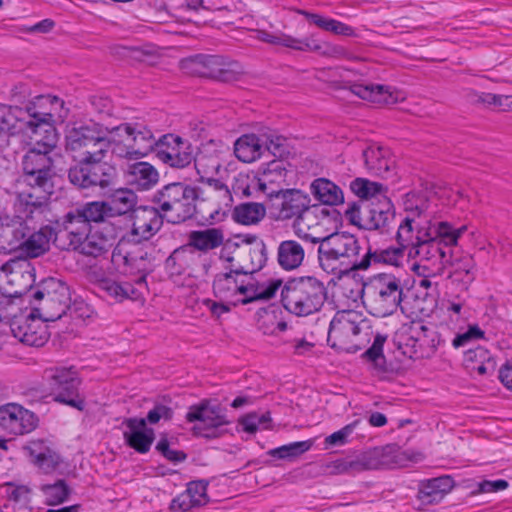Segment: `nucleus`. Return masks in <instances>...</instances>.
I'll list each match as a JSON object with an SVG mask.
<instances>
[{
    "label": "nucleus",
    "mask_w": 512,
    "mask_h": 512,
    "mask_svg": "<svg viewBox=\"0 0 512 512\" xmlns=\"http://www.w3.org/2000/svg\"><path fill=\"white\" fill-rule=\"evenodd\" d=\"M386 339V336L377 334L374 338L372 346L363 354V357L371 362L374 369H376L378 372L386 371V361L383 355V346L386 342Z\"/></svg>",
    "instance_id": "nucleus-55"
},
{
    "label": "nucleus",
    "mask_w": 512,
    "mask_h": 512,
    "mask_svg": "<svg viewBox=\"0 0 512 512\" xmlns=\"http://www.w3.org/2000/svg\"><path fill=\"white\" fill-rule=\"evenodd\" d=\"M404 285L401 278L380 273L369 279L366 288V308L377 317L395 313L403 300Z\"/></svg>",
    "instance_id": "nucleus-9"
},
{
    "label": "nucleus",
    "mask_w": 512,
    "mask_h": 512,
    "mask_svg": "<svg viewBox=\"0 0 512 512\" xmlns=\"http://www.w3.org/2000/svg\"><path fill=\"white\" fill-rule=\"evenodd\" d=\"M34 298L40 300V312L44 321H56L60 319L69 307V287L58 279L50 278L43 283L41 290L34 293Z\"/></svg>",
    "instance_id": "nucleus-13"
},
{
    "label": "nucleus",
    "mask_w": 512,
    "mask_h": 512,
    "mask_svg": "<svg viewBox=\"0 0 512 512\" xmlns=\"http://www.w3.org/2000/svg\"><path fill=\"white\" fill-rule=\"evenodd\" d=\"M48 136H34L35 145L30 148L23 157L22 166L24 182L27 185H37L46 189H52L53 160L50 153L57 143L55 128H48Z\"/></svg>",
    "instance_id": "nucleus-7"
},
{
    "label": "nucleus",
    "mask_w": 512,
    "mask_h": 512,
    "mask_svg": "<svg viewBox=\"0 0 512 512\" xmlns=\"http://www.w3.org/2000/svg\"><path fill=\"white\" fill-rule=\"evenodd\" d=\"M440 345V338L435 331L429 330L426 326L421 325V333H419L417 344L416 359L430 358L436 352Z\"/></svg>",
    "instance_id": "nucleus-50"
},
{
    "label": "nucleus",
    "mask_w": 512,
    "mask_h": 512,
    "mask_svg": "<svg viewBox=\"0 0 512 512\" xmlns=\"http://www.w3.org/2000/svg\"><path fill=\"white\" fill-rule=\"evenodd\" d=\"M365 321L362 315L354 310L338 311L330 323L328 341L332 347L351 352L360 348L357 339Z\"/></svg>",
    "instance_id": "nucleus-12"
},
{
    "label": "nucleus",
    "mask_w": 512,
    "mask_h": 512,
    "mask_svg": "<svg viewBox=\"0 0 512 512\" xmlns=\"http://www.w3.org/2000/svg\"><path fill=\"white\" fill-rule=\"evenodd\" d=\"M36 415L15 403L0 407V426L13 435L30 433L37 426Z\"/></svg>",
    "instance_id": "nucleus-20"
},
{
    "label": "nucleus",
    "mask_w": 512,
    "mask_h": 512,
    "mask_svg": "<svg viewBox=\"0 0 512 512\" xmlns=\"http://www.w3.org/2000/svg\"><path fill=\"white\" fill-rule=\"evenodd\" d=\"M77 216H81L90 224L91 221L99 222L103 221L106 215H110V209H108V203L106 202H90L82 207L75 213Z\"/></svg>",
    "instance_id": "nucleus-56"
},
{
    "label": "nucleus",
    "mask_w": 512,
    "mask_h": 512,
    "mask_svg": "<svg viewBox=\"0 0 512 512\" xmlns=\"http://www.w3.org/2000/svg\"><path fill=\"white\" fill-rule=\"evenodd\" d=\"M282 285L280 279L258 281L236 266L228 272L216 274L213 280L214 296L234 306L266 301L275 297Z\"/></svg>",
    "instance_id": "nucleus-1"
},
{
    "label": "nucleus",
    "mask_w": 512,
    "mask_h": 512,
    "mask_svg": "<svg viewBox=\"0 0 512 512\" xmlns=\"http://www.w3.org/2000/svg\"><path fill=\"white\" fill-rule=\"evenodd\" d=\"M30 232L28 222L15 216H5L1 236L4 238L6 248L10 252L20 251L26 237Z\"/></svg>",
    "instance_id": "nucleus-28"
},
{
    "label": "nucleus",
    "mask_w": 512,
    "mask_h": 512,
    "mask_svg": "<svg viewBox=\"0 0 512 512\" xmlns=\"http://www.w3.org/2000/svg\"><path fill=\"white\" fill-rule=\"evenodd\" d=\"M266 215V208L261 203L247 202L234 207L232 218L242 225H254L259 223Z\"/></svg>",
    "instance_id": "nucleus-41"
},
{
    "label": "nucleus",
    "mask_w": 512,
    "mask_h": 512,
    "mask_svg": "<svg viewBox=\"0 0 512 512\" xmlns=\"http://www.w3.org/2000/svg\"><path fill=\"white\" fill-rule=\"evenodd\" d=\"M454 486L450 476H442L427 480L420 485L418 500L422 505H433L439 503Z\"/></svg>",
    "instance_id": "nucleus-30"
},
{
    "label": "nucleus",
    "mask_w": 512,
    "mask_h": 512,
    "mask_svg": "<svg viewBox=\"0 0 512 512\" xmlns=\"http://www.w3.org/2000/svg\"><path fill=\"white\" fill-rule=\"evenodd\" d=\"M193 162L202 180L217 174L222 166L220 154L216 151L211 152L209 147H204L198 156H194Z\"/></svg>",
    "instance_id": "nucleus-43"
},
{
    "label": "nucleus",
    "mask_w": 512,
    "mask_h": 512,
    "mask_svg": "<svg viewBox=\"0 0 512 512\" xmlns=\"http://www.w3.org/2000/svg\"><path fill=\"white\" fill-rule=\"evenodd\" d=\"M66 149L79 162L100 163L110 150L112 152L111 128L94 121L75 124L65 136Z\"/></svg>",
    "instance_id": "nucleus-4"
},
{
    "label": "nucleus",
    "mask_w": 512,
    "mask_h": 512,
    "mask_svg": "<svg viewBox=\"0 0 512 512\" xmlns=\"http://www.w3.org/2000/svg\"><path fill=\"white\" fill-rule=\"evenodd\" d=\"M163 218L165 217L155 207H139L133 212L131 231L124 236L135 243L148 240L160 230Z\"/></svg>",
    "instance_id": "nucleus-21"
},
{
    "label": "nucleus",
    "mask_w": 512,
    "mask_h": 512,
    "mask_svg": "<svg viewBox=\"0 0 512 512\" xmlns=\"http://www.w3.org/2000/svg\"><path fill=\"white\" fill-rule=\"evenodd\" d=\"M317 27L332 32L337 35H343V36H353L354 35V29L338 20L332 19V18H326L321 17Z\"/></svg>",
    "instance_id": "nucleus-62"
},
{
    "label": "nucleus",
    "mask_w": 512,
    "mask_h": 512,
    "mask_svg": "<svg viewBox=\"0 0 512 512\" xmlns=\"http://www.w3.org/2000/svg\"><path fill=\"white\" fill-rule=\"evenodd\" d=\"M111 246V239L103 231L91 228L89 235L85 237L76 251L86 256L98 257L106 253Z\"/></svg>",
    "instance_id": "nucleus-40"
},
{
    "label": "nucleus",
    "mask_w": 512,
    "mask_h": 512,
    "mask_svg": "<svg viewBox=\"0 0 512 512\" xmlns=\"http://www.w3.org/2000/svg\"><path fill=\"white\" fill-rule=\"evenodd\" d=\"M284 307L297 316L318 312L327 299V289L316 277L294 278L281 291Z\"/></svg>",
    "instance_id": "nucleus-6"
},
{
    "label": "nucleus",
    "mask_w": 512,
    "mask_h": 512,
    "mask_svg": "<svg viewBox=\"0 0 512 512\" xmlns=\"http://www.w3.org/2000/svg\"><path fill=\"white\" fill-rule=\"evenodd\" d=\"M44 381L54 401L84 410L85 401L79 394L81 378L74 367L48 368L44 372Z\"/></svg>",
    "instance_id": "nucleus-11"
},
{
    "label": "nucleus",
    "mask_w": 512,
    "mask_h": 512,
    "mask_svg": "<svg viewBox=\"0 0 512 512\" xmlns=\"http://www.w3.org/2000/svg\"><path fill=\"white\" fill-rule=\"evenodd\" d=\"M103 196L107 197L110 215L126 214L134 208L137 202V196L131 189H116L114 185L110 186Z\"/></svg>",
    "instance_id": "nucleus-35"
},
{
    "label": "nucleus",
    "mask_w": 512,
    "mask_h": 512,
    "mask_svg": "<svg viewBox=\"0 0 512 512\" xmlns=\"http://www.w3.org/2000/svg\"><path fill=\"white\" fill-rule=\"evenodd\" d=\"M239 255L249 258V263L243 262L236 266L248 275H252L254 271L260 269L265 262L264 245L262 243L241 249Z\"/></svg>",
    "instance_id": "nucleus-51"
},
{
    "label": "nucleus",
    "mask_w": 512,
    "mask_h": 512,
    "mask_svg": "<svg viewBox=\"0 0 512 512\" xmlns=\"http://www.w3.org/2000/svg\"><path fill=\"white\" fill-rule=\"evenodd\" d=\"M63 101L56 96L41 95L36 97L28 106L30 119L25 123L27 133L34 136H48V128H54L51 122L55 117H62Z\"/></svg>",
    "instance_id": "nucleus-14"
},
{
    "label": "nucleus",
    "mask_w": 512,
    "mask_h": 512,
    "mask_svg": "<svg viewBox=\"0 0 512 512\" xmlns=\"http://www.w3.org/2000/svg\"><path fill=\"white\" fill-rule=\"evenodd\" d=\"M46 321L31 313L27 316L15 317L10 325L11 332L23 344L34 347L43 346L49 339Z\"/></svg>",
    "instance_id": "nucleus-19"
},
{
    "label": "nucleus",
    "mask_w": 512,
    "mask_h": 512,
    "mask_svg": "<svg viewBox=\"0 0 512 512\" xmlns=\"http://www.w3.org/2000/svg\"><path fill=\"white\" fill-rule=\"evenodd\" d=\"M350 187L358 197L363 199L385 197V188L378 182L357 178L351 182Z\"/></svg>",
    "instance_id": "nucleus-52"
},
{
    "label": "nucleus",
    "mask_w": 512,
    "mask_h": 512,
    "mask_svg": "<svg viewBox=\"0 0 512 512\" xmlns=\"http://www.w3.org/2000/svg\"><path fill=\"white\" fill-rule=\"evenodd\" d=\"M473 269L474 263L472 258L464 257L460 263L455 265V268L450 275L452 283L461 284V289L466 291L474 280Z\"/></svg>",
    "instance_id": "nucleus-53"
},
{
    "label": "nucleus",
    "mask_w": 512,
    "mask_h": 512,
    "mask_svg": "<svg viewBox=\"0 0 512 512\" xmlns=\"http://www.w3.org/2000/svg\"><path fill=\"white\" fill-rule=\"evenodd\" d=\"M270 420L271 418L268 412L261 414L252 412L243 416L240 419L239 424L245 432L253 434L258 429H267L269 427Z\"/></svg>",
    "instance_id": "nucleus-57"
},
{
    "label": "nucleus",
    "mask_w": 512,
    "mask_h": 512,
    "mask_svg": "<svg viewBox=\"0 0 512 512\" xmlns=\"http://www.w3.org/2000/svg\"><path fill=\"white\" fill-rule=\"evenodd\" d=\"M234 153L240 161L251 163L262 156L264 146L256 135L247 134L235 142Z\"/></svg>",
    "instance_id": "nucleus-38"
},
{
    "label": "nucleus",
    "mask_w": 512,
    "mask_h": 512,
    "mask_svg": "<svg viewBox=\"0 0 512 512\" xmlns=\"http://www.w3.org/2000/svg\"><path fill=\"white\" fill-rule=\"evenodd\" d=\"M197 191L182 182H173L157 190L152 198L155 208L171 223H181L195 212Z\"/></svg>",
    "instance_id": "nucleus-8"
},
{
    "label": "nucleus",
    "mask_w": 512,
    "mask_h": 512,
    "mask_svg": "<svg viewBox=\"0 0 512 512\" xmlns=\"http://www.w3.org/2000/svg\"><path fill=\"white\" fill-rule=\"evenodd\" d=\"M196 253L190 246L176 248L165 261V269L171 276L184 274L194 263Z\"/></svg>",
    "instance_id": "nucleus-39"
},
{
    "label": "nucleus",
    "mask_w": 512,
    "mask_h": 512,
    "mask_svg": "<svg viewBox=\"0 0 512 512\" xmlns=\"http://www.w3.org/2000/svg\"><path fill=\"white\" fill-rule=\"evenodd\" d=\"M257 325L266 335H274L277 332L286 330V323L279 317L276 309H261L258 313Z\"/></svg>",
    "instance_id": "nucleus-48"
},
{
    "label": "nucleus",
    "mask_w": 512,
    "mask_h": 512,
    "mask_svg": "<svg viewBox=\"0 0 512 512\" xmlns=\"http://www.w3.org/2000/svg\"><path fill=\"white\" fill-rule=\"evenodd\" d=\"M222 56L219 55H199L187 61L192 71L199 76L216 79L222 67Z\"/></svg>",
    "instance_id": "nucleus-44"
},
{
    "label": "nucleus",
    "mask_w": 512,
    "mask_h": 512,
    "mask_svg": "<svg viewBox=\"0 0 512 512\" xmlns=\"http://www.w3.org/2000/svg\"><path fill=\"white\" fill-rule=\"evenodd\" d=\"M90 187H99L104 194L110 186L114 185V169L106 164H88Z\"/></svg>",
    "instance_id": "nucleus-47"
},
{
    "label": "nucleus",
    "mask_w": 512,
    "mask_h": 512,
    "mask_svg": "<svg viewBox=\"0 0 512 512\" xmlns=\"http://www.w3.org/2000/svg\"><path fill=\"white\" fill-rule=\"evenodd\" d=\"M288 48L294 49L297 51H307V52H316L321 54L322 47L324 42H320L314 38L313 35H310L304 39H298L290 35Z\"/></svg>",
    "instance_id": "nucleus-60"
},
{
    "label": "nucleus",
    "mask_w": 512,
    "mask_h": 512,
    "mask_svg": "<svg viewBox=\"0 0 512 512\" xmlns=\"http://www.w3.org/2000/svg\"><path fill=\"white\" fill-rule=\"evenodd\" d=\"M54 228V242L63 250L76 251L89 235L91 224L75 213H68Z\"/></svg>",
    "instance_id": "nucleus-18"
},
{
    "label": "nucleus",
    "mask_w": 512,
    "mask_h": 512,
    "mask_svg": "<svg viewBox=\"0 0 512 512\" xmlns=\"http://www.w3.org/2000/svg\"><path fill=\"white\" fill-rule=\"evenodd\" d=\"M197 507L207 504L209 498L207 495V483L205 481H192L185 490Z\"/></svg>",
    "instance_id": "nucleus-63"
},
{
    "label": "nucleus",
    "mask_w": 512,
    "mask_h": 512,
    "mask_svg": "<svg viewBox=\"0 0 512 512\" xmlns=\"http://www.w3.org/2000/svg\"><path fill=\"white\" fill-rule=\"evenodd\" d=\"M99 289L117 302H122L126 299L134 300L139 297L137 289L128 282H117L112 279H103L99 282Z\"/></svg>",
    "instance_id": "nucleus-45"
},
{
    "label": "nucleus",
    "mask_w": 512,
    "mask_h": 512,
    "mask_svg": "<svg viewBox=\"0 0 512 512\" xmlns=\"http://www.w3.org/2000/svg\"><path fill=\"white\" fill-rule=\"evenodd\" d=\"M419 333L421 324H412L402 327L396 334L398 348L409 358L416 359Z\"/></svg>",
    "instance_id": "nucleus-42"
},
{
    "label": "nucleus",
    "mask_w": 512,
    "mask_h": 512,
    "mask_svg": "<svg viewBox=\"0 0 512 512\" xmlns=\"http://www.w3.org/2000/svg\"><path fill=\"white\" fill-rule=\"evenodd\" d=\"M325 221L326 217L320 216L316 209L309 207L295 219L292 226L293 232L305 243L321 244L328 235V231L325 229Z\"/></svg>",
    "instance_id": "nucleus-23"
},
{
    "label": "nucleus",
    "mask_w": 512,
    "mask_h": 512,
    "mask_svg": "<svg viewBox=\"0 0 512 512\" xmlns=\"http://www.w3.org/2000/svg\"><path fill=\"white\" fill-rule=\"evenodd\" d=\"M305 248L296 240H283L277 247V263L285 271H294L305 260Z\"/></svg>",
    "instance_id": "nucleus-31"
},
{
    "label": "nucleus",
    "mask_w": 512,
    "mask_h": 512,
    "mask_svg": "<svg viewBox=\"0 0 512 512\" xmlns=\"http://www.w3.org/2000/svg\"><path fill=\"white\" fill-rule=\"evenodd\" d=\"M286 177L287 170L284 163L281 160H273L251 180L248 188L273 198L283 191L281 186L286 182Z\"/></svg>",
    "instance_id": "nucleus-22"
},
{
    "label": "nucleus",
    "mask_w": 512,
    "mask_h": 512,
    "mask_svg": "<svg viewBox=\"0 0 512 512\" xmlns=\"http://www.w3.org/2000/svg\"><path fill=\"white\" fill-rule=\"evenodd\" d=\"M52 189L37 185H27L25 189L17 191L13 204V216L24 221L41 220L47 217L49 211V197Z\"/></svg>",
    "instance_id": "nucleus-15"
},
{
    "label": "nucleus",
    "mask_w": 512,
    "mask_h": 512,
    "mask_svg": "<svg viewBox=\"0 0 512 512\" xmlns=\"http://www.w3.org/2000/svg\"><path fill=\"white\" fill-rule=\"evenodd\" d=\"M464 363L467 369L479 375L491 373L495 368V361L490 352L481 346L466 351Z\"/></svg>",
    "instance_id": "nucleus-37"
},
{
    "label": "nucleus",
    "mask_w": 512,
    "mask_h": 512,
    "mask_svg": "<svg viewBox=\"0 0 512 512\" xmlns=\"http://www.w3.org/2000/svg\"><path fill=\"white\" fill-rule=\"evenodd\" d=\"M112 154L120 158L139 159L155 149L158 140L147 127L140 124L122 123L111 128Z\"/></svg>",
    "instance_id": "nucleus-10"
},
{
    "label": "nucleus",
    "mask_w": 512,
    "mask_h": 512,
    "mask_svg": "<svg viewBox=\"0 0 512 512\" xmlns=\"http://www.w3.org/2000/svg\"><path fill=\"white\" fill-rule=\"evenodd\" d=\"M405 218L414 224L416 229L428 232L433 240L445 249L458 245L459 239L466 233L467 226H453L433 216L429 201L416 193L407 194L404 201Z\"/></svg>",
    "instance_id": "nucleus-3"
},
{
    "label": "nucleus",
    "mask_w": 512,
    "mask_h": 512,
    "mask_svg": "<svg viewBox=\"0 0 512 512\" xmlns=\"http://www.w3.org/2000/svg\"><path fill=\"white\" fill-rule=\"evenodd\" d=\"M157 158L171 168L184 169L194 160L191 143L175 134H165L158 139Z\"/></svg>",
    "instance_id": "nucleus-17"
},
{
    "label": "nucleus",
    "mask_w": 512,
    "mask_h": 512,
    "mask_svg": "<svg viewBox=\"0 0 512 512\" xmlns=\"http://www.w3.org/2000/svg\"><path fill=\"white\" fill-rule=\"evenodd\" d=\"M32 462L44 472L52 471L59 463V456L41 444L34 443L28 447Z\"/></svg>",
    "instance_id": "nucleus-49"
},
{
    "label": "nucleus",
    "mask_w": 512,
    "mask_h": 512,
    "mask_svg": "<svg viewBox=\"0 0 512 512\" xmlns=\"http://www.w3.org/2000/svg\"><path fill=\"white\" fill-rule=\"evenodd\" d=\"M362 214L364 228L368 230H379L381 233L389 231L390 225L395 218L394 213L389 208L386 210L371 208L362 212Z\"/></svg>",
    "instance_id": "nucleus-46"
},
{
    "label": "nucleus",
    "mask_w": 512,
    "mask_h": 512,
    "mask_svg": "<svg viewBox=\"0 0 512 512\" xmlns=\"http://www.w3.org/2000/svg\"><path fill=\"white\" fill-rule=\"evenodd\" d=\"M127 181L133 188L146 191L159 181L157 169L148 162H137L127 169Z\"/></svg>",
    "instance_id": "nucleus-32"
},
{
    "label": "nucleus",
    "mask_w": 512,
    "mask_h": 512,
    "mask_svg": "<svg viewBox=\"0 0 512 512\" xmlns=\"http://www.w3.org/2000/svg\"><path fill=\"white\" fill-rule=\"evenodd\" d=\"M123 438L125 443L140 454L147 453L155 439L152 428H148L144 418L131 417L123 420Z\"/></svg>",
    "instance_id": "nucleus-24"
},
{
    "label": "nucleus",
    "mask_w": 512,
    "mask_h": 512,
    "mask_svg": "<svg viewBox=\"0 0 512 512\" xmlns=\"http://www.w3.org/2000/svg\"><path fill=\"white\" fill-rule=\"evenodd\" d=\"M54 228L50 225L41 227L37 232L28 234L19 253L28 258L43 255L50 248V241L54 240Z\"/></svg>",
    "instance_id": "nucleus-33"
},
{
    "label": "nucleus",
    "mask_w": 512,
    "mask_h": 512,
    "mask_svg": "<svg viewBox=\"0 0 512 512\" xmlns=\"http://www.w3.org/2000/svg\"><path fill=\"white\" fill-rule=\"evenodd\" d=\"M314 198L325 205H338L344 200L343 192L339 186L326 178H317L310 185Z\"/></svg>",
    "instance_id": "nucleus-36"
},
{
    "label": "nucleus",
    "mask_w": 512,
    "mask_h": 512,
    "mask_svg": "<svg viewBox=\"0 0 512 512\" xmlns=\"http://www.w3.org/2000/svg\"><path fill=\"white\" fill-rule=\"evenodd\" d=\"M224 242V233L218 228L191 231L186 246L201 252H208L221 246Z\"/></svg>",
    "instance_id": "nucleus-34"
},
{
    "label": "nucleus",
    "mask_w": 512,
    "mask_h": 512,
    "mask_svg": "<svg viewBox=\"0 0 512 512\" xmlns=\"http://www.w3.org/2000/svg\"><path fill=\"white\" fill-rule=\"evenodd\" d=\"M363 158L367 170L380 177H386L394 165L389 149L375 144L368 146L363 151Z\"/></svg>",
    "instance_id": "nucleus-29"
},
{
    "label": "nucleus",
    "mask_w": 512,
    "mask_h": 512,
    "mask_svg": "<svg viewBox=\"0 0 512 512\" xmlns=\"http://www.w3.org/2000/svg\"><path fill=\"white\" fill-rule=\"evenodd\" d=\"M359 251L358 240L353 235L328 234L318 247V259L321 267L327 272L336 270L338 266L367 269L370 266V253H366L358 260Z\"/></svg>",
    "instance_id": "nucleus-5"
},
{
    "label": "nucleus",
    "mask_w": 512,
    "mask_h": 512,
    "mask_svg": "<svg viewBox=\"0 0 512 512\" xmlns=\"http://www.w3.org/2000/svg\"><path fill=\"white\" fill-rule=\"evenodd\" d=\"M41 491L45 496V502L50 506L63 503L70 493V489L64 480L42 485Z\"/></svg>",
    "instance_id": "nucleus-54"
},
{
    "label": "nucleus",
    "mask_w": 512,
    "mask_h": 512,
    "mask_svg": "<svg viewBox=\"0 0 512 512\" xmlns=\"http://www.w3.org/2000/svg\"><path fill=\"white\" fill-rule=\"evenodd\" d=\"M351 92L363 100L376 104L392 105L405 99L403 92L379 84L356 83L351 86Z\"/></svg>",
    "instance_id": "nucleus-27"
},
{
    "label": "nucleus",
    "mask_w": 512,
    "mask_h": 512,
    "mask_svg": "<svg viewBox=\"0 0 512 512\" xmlns=\"http://www.w3.org/2000/svg\"><path fill=\"white\" fill-rule=\"evenodd\" d=\"M88 164L80 162L79 165L70 168L68 177L73 185L83 189L90 188Z\"/></svg>",
    "instance_id": "nucleus-61"
},
{
    "label": "nucleus",
    "mask_w": 512,
    "mask_h": 512,
    "mask_svg": "<svg viewBox=\"0 0 512 512\" xmlns=\"http://www.w3.org/2000/svg\"><path fill=\"white\" fill-rule=\"evenodd\" d=\"M186 420L191 423L198 422L194 430L203 436L210 434L202 433V429L217 428L228 423L223 410L218 405H210L207 401L191 406L186 414Z\"/></svg>",
    "instance_id": "nucleus-25"
},
{
    "label": "nucleus",
    "mask_w": 512,
    "mask_h": 512,
    "mask_svg": "<svg viewBox=\"0 0 512 512\" xmlns=\"http://www.w3.org/2000/svg\"><path fill=\"white\" fill-rule=\"evenodd\" d=\"M479 101L489 106L498 107L501 111H512V95L483 93L479 96Z\"/></svg>",
    "instance_id": "nucleus-64"
},
{
    "label": "nucleus",
    "mask_w": 512,
    "mask_h": 512,
    "mask_svg": "<svg viewBox=\"0 0 512 512\" xmlns=\"http://www.w3.org/2000/svg\"><path fill=\"white\" fill-rule=\"evenodd\" d=\"M277 209V218L288 220L297 218L310 207L308 195L297 189H287L274 196Z\"/></svg>",
    "instance_id": "nucleus-26"
},
{
    "label": "nucleus",
    "mask_w": 512,
    "mask_h": 512,
    "mask_svg": "<svg viewBox=\"0 0 512 512\" xmlns=\"http://www.w3.org/2000/svg\"><path fill=\"white\" fill-rule=\"evenodd\" d=\"M396 239L398 244L409 247V258L418 259L419 264H413V270L423 266L441 272L450 263L449 252L433 240L426 230L416 229L405 217L398 226Z\"/></svg>",
    "instance_id": "nucleus-2"
},
{
    "label": "nucleus",
    "mask_w": 512,
    "mask_h": 512,
    "mask_svg": "<svg viewBox=\"0 0 512 512\" xmlns=\"http://www.w3.org/2000/svg\"><path fill=\"white\" fill-rule=\"evenodd\" d=\"M310 441L293 442L270 451V455L279 459L298 456L311 448Z\"/></svg>",
    "instance_id": "nucleus-59"
},
{
    "label": "nucleus",
    "mask_w": 512,
    "mask_h": 512,
    "mask_svg": "<svg viewBox=\"0 0 512 512\" xmlns=\"http://www.w3.org/2000/svg\"><path fill=\"white\" fill-rule=\"evenodd\" d=\"M113 264L125 274L144 273L149 270L150 262L145 249L123 236L111 256Z\"/></svg>",
    "instance_id": "nucleus-16"
},
{
    "label": "nucleus",
    "mask_w": 512,
    "mask_h": 512,
    "mask_svg": "<svg viewBox=\"0 0 512 512\" xmlns=\"http://www.w3.org/2000/svg\"><path fill=\"white\" fill-rule=\"evenodd\" d=\"M366 288L367 282L363 283L353 278L346 279L341 284L342 293L352 302H357L362 299L363 304L366 306Z\"/></svg>",
    "instance_id": "nucleus-58"
}]
</instances>
